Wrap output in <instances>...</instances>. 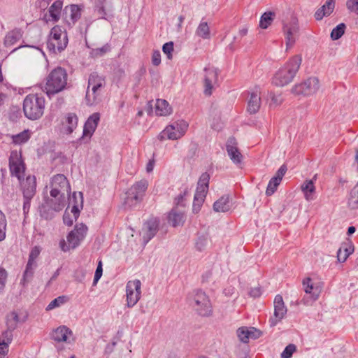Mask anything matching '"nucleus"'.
<instances>
[{
	"label": "nucleus",
	"mask_w": 358,
	"mask_h": 358,
	"mask_svg": "<svg viewBox=\"0 0 358 358\" xmlns=\"http://www.w3.org/2000/svg\"><path fill=\"white\" fill-rule=\"evenodd\" d=\"M6 339L0 341V358H5L8 352V345L12 341V334L10 331H6L3 334Z\"/></svg>",
	"instance_id": "36"
},
{
	"label": "nucleus",
	"mask_w": 358,
	"mask_h": 358,
	"mask_svg": "<svg viewBox=\"0 0 358 358\" xmlns=\"http://www.w3.org/2000/svg\"><path fill=\"white\" fill-rule=\"evenodd\" d=\"M8 273L5 268L0 267V294L3 292L6 287Z\"/></svg>",
	"instance_id": "52"
},
{
	"label": "nucleus",
	"mask_w": 358,
	"mask_h": 358,
	"mask_svg": "<svg viewBox=\"0 0 358 358\" xmlns=\"http://www.w3.org/2000/svg\"><path fill=\"white\" fill-rule=\"evenodd\" d=\"M185 220V213L177 208H173L169 213L168 222L173 227L183 225Z\"/></svg>",
	"instance_id": "24"
},
{
	"label": "nucleus",
	"mask_w": 358,
	"mask_h": 358,
	"mask_svg": "<svg viewBox=\"0 0 358 358\" xmlns=\"http://www.w3.org/2000/svg\"><path fill=\"white\" fill-rule=\"evenodd\" d=\"M261 97L257 89L250 93L248 101V112H258L260 109Z\"/></svg>",
	"instance_id": "28"
},
{
	"label": "nucleus",
	"mask_w": 358,
	"mask_h": 358,
	"mask_svg": "<svg viewBox=\"0 0 358 358\" xmlns=\"http://www.w3.org/2000/svg\"><path fill=\"white\" fill-rule=\"evenodd\" d=\"M32 199L24 198L23 211L24 214L28 213L30 208V201Z\"/></svg>",
	"instance_id": "63"
},
{
	"label": "nucleus",
	"mask_w": 358,
	"mask_h": 358,
	"mask_svg": "<svg viewBox=\"0 0 358 358\" xmlns=\"http://www.w3.org/2000/svg\"><path fill=\"white\" fill-rule=\"evenodd\" d=\"M353 250L354 248L352 245L346 243L342 245L337 252V259L338 262H345L350 255L352 253Z\"/></svg>",
	"instance_id": "34"
},
{
	"label": "nucleus",
	"mask_w": 358,
	"mask_h": 358,
	"mask_svg": "<svg viewBox=\"0 0 358 358\" xmlns=\"http://www.w3.org/2000/svg\"><path fill=\"white\" fill-rule=\"evenodd\" d=\"M208 190V187H196V192L194 194V199L195 201L199 202V203H203L206 196L207 192Z\"/></svg>",
	"instance_id": "44"
},
{
	"label": "nucleus",
	"mask_w": 358,
	"mask_h": 358,
	"mask_svg": "<svg viewBox=\"0 0 358 358\" xmlns=\"http://www.w3.org/2000/svg\"><path fill=\"white\" fill-rule=\"evenodd\" d=\"M51 187L60 189L67 193L71 190L67 178L63 174H57L52 177L51 180Z\"/></svg>",
	"instance_id": "26"
},
{
	"label": "nucleus",
	"mask_w": 358,
	"mask_h": 358,
	"mask_svg": "<svg viewBox=\"0 0 358 358\" xmlns=\"http://www.w3.org/2000/svg\"><path fill=\"white\" fill-rule=\"evenodd\" d=\"M231 201L229 195L222 196L213 204V209L216 212H227L231 208Z\"/></svg>",
	"instance_id": "29"
},
{
	"label": "nucleus",
	"mask_w": 358,
	"mask_h": 358,
	"mask_svg": "<svg viewBox=\"0 0 358 358\" xmlns=\"http://www.w3.org/2000/svg\"><path fill=\"white\" fill-rule=\"evenodd\" d=\"M302 285L304 292L310 294L313 301H316L319 298L322 291V286L320 282H315L308 277L303 280Z\"/></svg>",
	"instance_id": "19"
},
{
	"label": "nucleus",
	"mask_w": 358,
	"mask_h": 358,
	"mask_svg": "<svg viewBox=\"0 0 358 358\" xmlns=\"http://www.w3.org/2000/svg\"><path fill=\"white\" fill-rule=\"evenodd\" d=\"M159 220L157 217H150L142 228V237L145 244L148 243L159 230Z\"/></svg>",
	"instance_id": "15"
},
{
	"label": "nucleus",
	"mask_w": 358,
	"mask_h": 358,
	"mask_svg": "<svg viewBox=\"0 0 358 358\" xmlns=\"http://www.w3.org/2000/svg\"><path fill=\"white\" fill-rule=\"evenodd\" d=\"M110 50V46L109 44L106 43L101 48L92 49L91 51V55L93 57H101V56L104 55L106 53H107L108 52H109Z\"/></svg>",
	"instance_id": "49"
},
{
	"label": "nucleus",
	"mask_w": 358,
	"mask_h": 358,
	"mask_svg": "<svg viewBox=\"0 0 358 358\" xmlns=\"http://www.w3.org/2000/svg\"><path fill=\"white\" fill-rule=\"evenodd\" d=\"M127 306L134 307L141 296V282L139 280H129L126 286Z\"/></svg>",
	"instance_id": "11"
},
{
	"label": "nucleus",
	"mask_w": 358,
	"mask_h": 358,
	"mask_svg": "<svg viewBox=\"0 0 358 358\" xmlns=\"http://www.w3.org/2000/svg\"><path fill=\"white\" fill-rule=\"evenodd\" d=\"M346 7L350 12L358 14V0H347Z\"/></svg>",
	"instance_id": "58"
},
{
	"label": "nucleus",
	"mask_w": 358,
	"mask_h": 358,
	"mask_svg": "<svg viewBox=\"0 0 358 358\" xmlns=\"http://www.w3.org/2000/svg\"><path fill=\"white\" fill-rule=\"evenodd\" d=\"M335 7V0H327L325 3L315 13L317 20H321L324 16L330 15Z\"/></svg>",
	"instance_id": "27"
},
{
	"label": "nucleus",
	"mask_w": 358,
	"mask_h": 358,
	"mask_svg": "<svg viewBox=\"0 0 358 358\" xmlns=\"http://www.w3.org/2000/svg\"><path fill=\"white\" fill-rule=\"evenodd\" d=\"M105 85V78L96 72H93L90 75L85 99L87 105L92 106L96 103L97 98L101 95Z\"/></svg>",
	"instance_id": "3"
},
{
	"label": "nucleus",
	"mask_w": 358,
	"mask_h": 358,
	"mask_svg": "<svg viewBox=\"0 0 358 358\" xmlns=\"http://www.w3.org/2000/svg\"><path fill=\"white\" fill-rule=\"evenodd\" d=\"M204 72L203 93L206 96H210L213 93V85L218 80V71L213 67H206Z\"/></svg>",
	"instance_id": "16"
},
{
	"label": "nucleus",
	"mask_w": 358,
	"mask_h": 358,
	"mask_svg": "<svg viewBox=\"0 0 358 358\" xmlns=\"http://www.w3.org/2000/svg\"><path fill=\"white\" fill-rule=\"evenodd\" d=\"M208 244V237L206 236H199L196 242V248L199 251L203 250Z\"/></svg>",
	"instance_id": "53"
},
{
	"label": "nucleus",
	"mask_w": 358,
	"mask_h": 358,
	"mask_svg": "<svg viewBox=\"0 0 358 358\" xmlns=\"http://www.w3.org/2000/svg\"><path fill=\"white\" fill-rule=\"evenodd\" d=\"M73 334L72 331L66 326H59L52 331L50 337L57 343L68 342V338Z\"/></svg>",
	"instance_id": "22"
},
{
	"label": "nucleus",
	"mask_w": 358,
	"mask_h": 358,
	"mask_svg": "<svg viewBox=\"0 0 358 358\" xmlns=\"http://www.w3.org/2000/svg\"><path fill=\"white\" fill-rule=\"evenodd\" d=\"M148 187V182L145 179L141 180L134 183L128 191L127 201L135 203L141 202Z\"/></svg>",
	"instance_id": "12"
},
{
	"label": "nucleus",
	"mask_w": 358,
	"mask_h": 358,
	"mask_svg": "<svg viewBox=\"0 0 358 358\" xmlns=\"http://www.w3.org/2000/svg\"><path fill=\"white\" fill-rule=\"evenodd\" d=\"M320 88V81L316 77H311L303 83L295 85L292 91L299 95L310 96L315 94Z\"/></svg>",
	"instance_id": "10"
},
{
	"label": "nucleus",
	"mask_w": 358,
	"mask_h": 358,
	"mask_svg": "<svg viewBox=\"0 0 358 358\" xmlns=\"http://www.w3.org/2000/svg\"><path fill=\"white\" fill-rule=\"evenodd\" d=\"M34 103L35 106V111L42 110L45 107V99L38 94H34Z\"/></svg>",
	"instance_id": "51"
},
{
	"label": "nucleus",
	"mask_w": 358,
	"mask_h": 358,
	"mask_svg": "<svg viewBox=\"0 0 358 358\" xmlns=\"http://www.w3.org/2000/svg\"><path fill=\"white\" fill-rule=\"evenodd\" d=\"M67 301L66 296H60L53 299L46 307V310H50L55 308L59 307L65 303Z\"/></svg>",
	"instance_id": "45"
},
{
	"label": "nucleus",
	"mask_w": 358,
	"mask_h": 358,
	"mask_svg": "<svg viewBox=\"0 0 358 358\" xmlns=\"http://www.w3.org/2000/svg\"><path fill=\"white\" fill-rule=\"evenodd\" d=\"M24 198L32 199L36 194V179L34 176H28L20 181Z\"/></svg>",
	"instance_id": "21"
},
{
	"label": "nucleus",
	"mask_w": 358,
	"mask_h": 358,
	"mask_svg": "<svg viewBox=\"0 0 358 358\" xmlns=\"http://www.w3.org/2000/svg\"><path fill=\"white\" fill-rule=\"evenodd\" d=\"M296 351V346L294 344H289L281 353V358H290Z\"/></svg>",
	"instance_id": "55"
},
{
	"label": "nucleus",
	"mask_w": 358,
	"mask_h": 358,
	"mask_svg": "<svg viewBox=\"0 0 358 358\" xmlns=\"http://www.w3.org/2000/svg\"><path fill=\"white\" fill-rule=\"evenodd\" d=\"M68 73L65 69L58 66L52 69L46 77L44 90L50 96L57 94L67 86Z\"/></svg>",
	"instance_id": "2"
},
{
	"label": "nucleus",
	"mask_w": 358,
	"mask_h": 358,
	"mask_svg": "<svg viewBox=\"0 0 358 358\" xmlns=\"http://www.w3.org/2000/svg\"><path fill=\"white\" fill-rule=\"evenodd\" d=\"M346 29V25L344 23H340L335 28H334L331 32V38L333 41H336L341 38L344 34Z\"/></svg>",
	"instance_id": "39"
},
{
	"label": "nucleus",
	"mask_w": 358,
	"mask_h": 358,
	"mask_svg": "<svg viewBox=\"0 0 358 358\" xmlns=\"http://www.w3.org/2000/svg\"><path fill=\"white\" fill-rule=\"evenodd\" d=\"M7 220L4 213L0 210V242L6 238Z\"/></svg>",
	"instance_id": "42"
},
{
	"label": "nucleus",
	"mask_w": 358,
	"mask_h": 358,
	"mask_svg": "<svg viewBox=\"0 0 358 358\" xmlns=\"http://www.w3.org/2000/svg\"><path fill=\"white\" fill-rule=\"evenodd\" d=\"M162 50L167 55L168 59H172V52L173 51V43L172 41L164 43L162 46Z\"/></svg>",
	"instance_id": "56"
},
{
	"label": "nucleus",
	"mask_w": 358,
	"mask_h": 358,
	"mask_svg": "<svg viewBox=\"0 0 358 358\" xmlns=\"http://www.w3.org/2000/svg\"><path fill=\"white\" fill-rule=\"evenodd\" d=\"M195 34L197 36L203 39L210 38V31L208 23L201 20L196 29Z\"/></svg>",
	"instance_id": "35"
},
{
	"label": "nucleus",
	"mask_w": 358,
	"mask_h": 358,
	"mask_svg": "<svg viewBox=\"0 0 358 358\" xmlns=\"http://www.w3.org/2000/svg\"><path fill=\"white\" fill-rule=\"evenodd\" d=\"M274 313L268 320L270 327H273L276 326L287 314V309L284 303L282 296L281 295H276L273 301Z\"/></svg>",
	"instance_id": "13"
},
{
	"label": "nucleus",
	"mask_w": 358,
	"mask_h": 358,
	"mask_svg": "<svg viewBox=\"0 0 358 358\" xmlns=\"http://www.w3.org/2000/svg\"><path fill=\"white\" fill-rule=\"evenodd\" d=\"M250 295L254 298L259 297L261 295V289L259 287L252 288L250 291Z\"/></svg>",
	"instance_id": "64"
},
{
	"label": "nucleus",
	"mask_w": 358,
	"mask_h": 358,
	"mask_svg": "<svg viewBox=\"0 0 358 358\" xmlns=\"http://www.w3.org/2000/svg\"><path fill=\"white\" fill-rule=\"evenodd\" d=\"M64 207L63 199L61 197L57 201L48 199L39 208L40 215L45 220H51L55 216V213L61 211Z\"/></svg>",
	"instance_id": "9"
},
{
	"label": "nucleus",
	"mask_w": 358,
	"mask_h": 358,
	"mask_svg": "<svg viewBox=\"0 0 358 358\" xmlns=\"http://www.w3.org/2000/svg\"><path fill=\"white\" fill-rule=\"evenodd\" d=\"M22 36V31L20 29H15L9 31L5 38L4 45L6 46H11L17 43Z\"/></svg>",
	"instance_id": "32"
},
{
	"label": "nucleus",
	"mask_w": 358,
	"mask_h": 358,
	"mask_svg": "<svg viewBox=\"0 0 358 358\" xmlns=\"http://www.w3.org/2000/svg\"><path fill=\"white\" fill-rule=\"evenodd\" d=\"M256 329L252 328L248 329L245 327H240L237 329V336L243 343H248L250 338H256L257 336L255 334Z\"/></svg>",
	"instance_id": "30"
},
{
	"label": "nucleus",
	"mask_w": 358,
	"mask_h": 358,
	"mask_svg": "<svg viewBox=\"0 0 358 358\" xmlns=\"http://www.w3.org/2000/svg\"><path fill=\"white\" fill-rule=\"evenodd\" d=\"M275 13L273 12H266L260 17L259 27L262 29H266L272 23Z\"/></svg>",
	"instance_id": "38"
},
{
	"label": "nucleus",
	"mask_w": 358,
	"mask_h": 358,
	"mask_svg": "<svg viewBox=\"0 0 358 358\" xmlns=\"http://www.w3.org/2000/svg\"><path fill=\"white\" fill-rule=\"evenodd\" d=\"M30 138L29 130H24L18 134L13 136V141L16 144H21L27 142Z\"/></svg>",
	"instance_id": "40"
},
{
	"label": "nucleus",
	"mask_w": 358,
	"mask_h": 358,
	"mask_svg": "<svg viewBox=\"0 0 358 358\" xmlns=\"http://www.w3.org/2000/svg\"><path fill=\"white\" fill-rule=\"evenodd\" d=\"M35 111L34 103V94H29L26 96L23 102V112Z\"/></svg>",
	"instance_id": "41"
},
{
	"label": "nucleus",
	"mask_w": 358,
	"mask_h": 358,
	"mask_svg": "<svg viewBox=\"0 0 358 358\" xmlns=\"http://www.w3.org/2000/svg\"><path fill=\"white\" fill-rule=\"evenodd\" d=\"M99 120V113H92V115L88 117L84 124L83 136L80 138V141L87 139L88 141L90 140L98 126Z\"/></svg>",
	"instance_id": "17"
},
{
	"label": "nucleus",
	"mask_w": 358,
	"mask_h": 358,
	"mask_svg": "<svg viewBox=\"0 0 358 358\" xmlns=\"http://www.w3.org/2000/svg\"><path fill=\"white\" fill-rule=\"evenodd\" d=\"M155 112H168L171 110L169 102L165 99H158L156 100L155 103Z\"/></svg>",
	"instance_id": "43"
},
{
	"label": "nucleus",
	"mask_w": 358,
	"mask_h": 358,
	"mask_svg": "<svg viewBox=\"0 0 358 358\" xmlns=\"http://www.w3.org/2000/svg\"><path fill=\"white\" fill-rule=\"evenodd\" d=\"M280 181L277 179L274 178L273 177L269 180L266 190V194L267 196L272 195L278 188V186L280 184Z\"/></svg>",
	"instance_id": "46"
},
{
	"label": "nucleus",
	"mask_w": 358,
	"mask_h": 358,
	"mask_svg": "<svg viewBox=\"0 0 358 358\" xmlns=\"http://www.w3.org/2000/svg\"><path fill=\"white\" fill-rule=\"evenodd\" d=\"M283 30L285 35L287 46L293 45L299 31V27L296 20H293L289 24H285Z\"/></svg>",
	"instance_id": "20"
},
{
	"label": "nucleus",
	"mask_w": 358,
	"mask_h": 358,
	"mask_svg": "<svg viewBox=\"0 0 358 358\" xmlns=\"http://www.w3.org/2000/svg\"><path fill=\"white\" fill-rule=\"evenodd\" d=\"M64 33L59 26H55L50 31V37L48 42H52L53 41L59 40L62 36H64Z\"/></svg>",
	"instance_id": "47"
},
{
	"label": "nucleus",
	"mask_w": 358,
	"mask_h": 358,
	"mask_svg": "<svg viewBox=\"0 0 358 358\" xmlns=\"http://www.w3.org/2000/svg\"><path fill=\"white\" fill-rule=\"evenodd\" d=\"M102 273H103L102 263L101 261H99L98 266L96 267L95 273H94V280H93L94 285H96L97 283V282L99 280V279L101 278V277L102 275Z\"/></svg>",
	"instance_id": "59"
},
{
	"label": "nucleus",
	"mask_w": 358,
	"mask_h": 358,
	"mask_svg": "<svg viewBox=\"0 0 358 358\" xmlns=\"http://www.w3.org/2000/svg\"><path fill=\"white\" fill-rule=\"evenodd\" d=\"M301 190L306 201H310L315 199V186L313 180H306L301 185Z\"/></svg>",
	"instance_id": "25"
},
{
	"label": "nucleus",
	"mask_w": 358,
	"mask_h": 358,
	"mask_svg": "<svg viewBox=\"0 0 358 358\" xmlns=\"http://www.w3.org/2000/svg\"><path fill=\"white\" fill-rule=\"evenodd\" d=\"M87 232V227L84 224H76L74 229L71 231L67 236V243L64 239L59 242V247L63 252L76 249L84 240Z\"/></svg>",
	"instance_id": "4"
},
{
	"label": "nucleus",
	"mask_w": 358,
	"mask_h": 358,
	"mask_svg": "<svg viewBox=\"0 0 358 358\" xmlns=\"http://www.w3.org/2000/svg\"><path fill=\"white\" fill-rule=\"evenodd\" d=\"M226 150L230 159L235 164H239L242 162L243 155L238 148L237 141L234 136L228 138L226 143Z\"/></svg>",
	"instance_id": "18"
},
{
	"label": "nucleus",
	"mask_w": 358,
	"mask_h": 358,
	"mask_svg": "<svg viewBox=\"0 0 358 358\" xmlns=\"http://www.w3.org/2000/svg\"><path fill=\"white\" fill-rule=\"evenodd\" d=\"M62 6V1L57 0L49 7L48 13L52 21L55 22L59 20Z\"/></svg>",
	"instance_id": "31"
},
{
	"label": "nucleus",
	"mask_w": 358,
	"mask_h": 358,
	"mask_svg": "<svg viewBox=\"0 0 358 358\" xmlns=\"http://www.w3.org/2000/svg\"><path fill=\"white\" fill-rule=\"evenodd\" d=\"M152 63L154 66H158L161 63V53L159 50L153 51L152 55Z\"/></svg>",
	"instance_id": "61"
},
{
	"label": "nucleus",
	"mask_w": 358,
	"mask_h": 358,
	"mask_svg": "<svg viewBox=\"0 0 358 358\" xmlns=\"http://www.w3.org/2000/svg\"><path fill=\"white\" fill-rule=\"evenodd\" d=\"M191 305L200 316L209 317L213 313V307L209 297L200 289L194 291Z\"/></svg>",
	"instance_id": "5"
},
{
	"label": "nucleus",
	"mask_w": 358,
	"mask_h": 358,
	"mask_svg": "<svg viewBox=\"0 0 358 358\" xmlns=\"http://www.w3.org/2000/svg\"><path fill=\"white\" fill-rule=\"evenodd\" d=\"M348 204L351 209L358 208V182L350 191Z\"/></svg>",
	"instance_id": "37"
},
{
	"label": "nucleus",
	"mask_w": 358,
	"mask_h": 358,
	"mask_svg": "<svg viewBox=\"0 0 358 358\" xmlns=\"http://www.w3.org/2000/svg\"><path fill=\"white\" fill-rule=\"evenodd\" d=\"M188 123L185 120H178L168 125L158 136L160 141L164 139L177 140L183 136L188 128Z\"/></svg>",
	"instance_id": "6"
},
{
	"label": "nucleus",
	"mask_w": 358,
	"mask_h": 358,
	"mask_svg": "<svg viewBox=\"0 0 358 358\" xmlns=\"http://www.w3.org/2000/svg\"><path fill=\"white\" fill-rule=\"evenodd\" d=\"M269 97L271 99L269 103V107L271 110H275V107L280 105L283 99L280 94H275L274 93H270Z\"/></svg>",
	"instance_id": "48"
},
{
	"label": "nucleus",
	"mask_w": 358,
	"mask_h": 358,
	"mask_svg": "<svg viewBox=\"0 0 358 358\" xmlns=\"http://www.w3.org/2000/svg\"><path fill=\"white\" fill-rule=\"evenodd\" d=\"M20 322L18 314L16 312H11L7 319V323L9 327L15 329L17 324Z\"/></svg>",
	"instance_id": "50"
},
{
	"label": "nucleus",
	"mask_w": 358,
	"mask_h": 358,
	"mask_svg": "<svg viewBox=\"0 0 358 358\" xmlns=\"http://www.w3.org/2000/svg\"><path fill=\"white\" fill-rule=\"evenodd\" d=\"M83 6L76 4H71L65 7L64 12L66 17H69L70 21L67 20L69 24H74L81 17Z\"/></svg>",
	"instance_id": "23"
},
{
	"label": "nucleus",
	"mask_w": 358,
	"mask_h": 358,
	"mask_svg": "<svg viewBox=\"0 0 358 358\" xmlns=\"http://www.w3.org/2000/svg\"><path fill=\"white\" fill-rule=\"evenodd\" d=\"M9 167L11 175L16 177L19 181L24 178L26 167L20 152L17 150H13L10 152Z\"/></svg>",
	"instance_id": "8"
},
{
	"label": "nucleus",
	"mask_w": 358,
	"mask_h": 358,
	"mask_svg": "<svg viewBox=\"0 0 358 358\" xmlns=\"http://www.w3.org/2000/svg\"><path fill=\"white\" fill-rule=\"evenodd\" d=\"M96 11L97 12L98 15H99L100 18L102 19H106V12L105 10V8L103 6V2H100L99 3H97L96 5Z\"/></svg>",
	"instance_id": "60"
},
{
	"label": "nucleus",
	"mask_w": 358,
	"mask_h": 358,
	"mask_svg": "<svg viewBox=\"0 0 358 358\" xmlns=\"http://www.w3.org/2000/svg\"><path fill=\"white\" fill-rule=\"evenodd\" d=\"M302 62L300 55L292 57L274 75L272 83L278 87H283L291 83L298 72Z\"/></svg>",
	"instance_id": "1"
},
{
	"label": "nucleus",
	"mask_w": 358,
	"mask_h": 358,
	"mask_svg": "<svg viewBox=\"0 0 358 358\" xmlns=\"http://www.w3.org/2000/svg\"><path fill=\"white\" fill-rule=\"evenodd\" d=\"M68 43V39L66 34H64L63 38H59V40L53 41L52 42H48L47 45L50 50H53L54 52L56 51V50L58 52H61L64 50Z\"/></svg>",
	"instance_id": "33"
},
{
	"label": "nucleus",
	"mask_w": 358,
	"mask_h": 358,
	"mask_svg": "<svg viewBox=\"0 0 358 358\" xmlns=\"http://www.w3.org/2000/svg\"><path fill=\"white\" fill-rule=\"evenodd\" d=\"M287 166L285 164L282 165L279 168V169L278 170V171L275 173V176H273V178L278 179L281 182L283 176H285V174L287 172Z\"/></svg>",
	"instance_id": "62"
},
{
	"label": "nucleus",
	"mask_w": 358,
	"mask_h": 358,
	"mask_svg": "<svg viewBox=\"0 0 358 358\" xmlns=\"http://www.w3.org/2000/svg\"><path fill=\"white\" fill-rule=\"evenodd\" d=\"M41 252L39 246H34L30 251L27 264L23 273L21 283L24 286L32 279L34 271L37 267L36 259Z\"/></svg>",
	"instance_id": "7"
},
{
	"label": "nucleus",
	"mask_w": 358,
	"mask_h": 358,
	"mask_svg": "<svg viewBox=\"0 0 358 358\" xmlns=\"http://www.w3.org/2000/svg\"><path fill=\"white\" fill-rule=\"evenodd\" d=\"M209 180H210V176L207 173H202L199 179L197 186L208 188Z\"/></svg>",
	"instance_id": "57"
},
{
	"label": "nucleus",
	"mask_w": 358,
	"mask_h": 358,
	"mask_svg": "<svg viewBox=\"0 0 358 358\" xmlns=\"http://www.w3.org/2000/svg\"><path fill=\"white\" fill-rule=\"evenodd\" d=\"M50 190V196L52 197V199L55 200V201H57L59 198L63 199V203L64 204V193L62 192V190L60 189H57L55 187H51Z\"/></svg>",
	"instance_id": "54"
},
{
	"label": "nucleus",
	"mask_w": 358,
	"mask_h": 358,
	"mask_svg": "<svg viewBox=\"0 0 358 358\" xmlns=\"http://www.w3.org/2000/svg\"><path fill=\"white\" fill-rule=\"evenodd\" d=\"M78 122L76 113H64L60 117L59 130L63 134L70 135L76 129Z\"/></svg>",
	"instance_id": "14"
}]
</instances>
